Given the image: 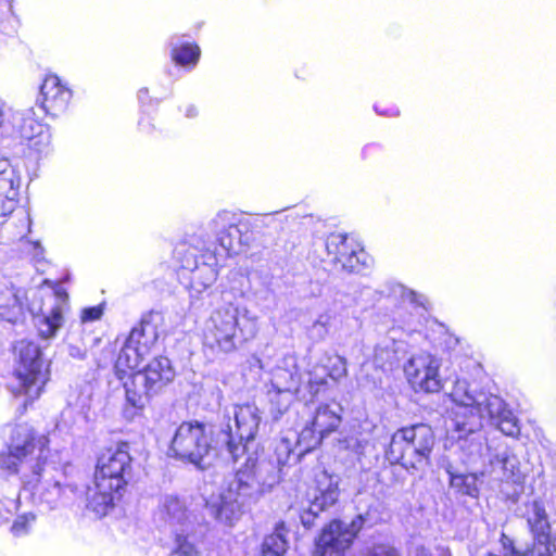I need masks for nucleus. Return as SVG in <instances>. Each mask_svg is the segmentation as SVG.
I'll return each instance as SVG.
<instances>
[{
  "mask_svg": "<svg viewBox=\"0 0 556 556\" xmlns=\"http://www.w3.org/2000/svg\"><path fill=\"white\" fill-rule=\"evenodd\" d=\"M278 472L273 460L249 455L243 466L227 478L219 496L206 502L207 513L220 523L232 526L245 507L255 504L278 482Z\"/></svg>",
  "mask_w": 556,
  "mask_h": 556,
  "instance_id": "f257e3e1",
  "label": "nucleus"
},
{
  "mask_svg": "<svg viewBox=\"0 0 556 556\" xmlns=\"http://www.w3.org/2000/svg\"><path fill=\"white\" fill-rule=\"evenodd\" d=\"M454 401L459 405L455 417V429L464 435L475 433L482 428V420L488 418L491 425L508 437L520 432L518 419L507 408L504 400L495 394L473 392L463 389L458 383L453 392Z\"/></svg>",
  "mask_w": 556,
  "mask_h": 556,
  "instance_id": "f03ea898",
  "label": "nucleus"
},
{
  "mask_svg": "<svg viewBox=\"0 0 556 556\" xmlns=\"http://www.w3.org/2000/svg\"><path fill=\"white\" fill-rule=\"evenodd\" d=\"M229 431L227 429L213 433L203 422L184 421L175 431L168 455L204 469L215 457L228 458V454L242 450L235 445Z\"/></svg>",
  "mask_w": 556,
  "mask_h": 556,
  "instance_id": "7ed1b4c3",
  "label": "nucleus"
},
{
  "mask_svg": "<svg viewBox=\"0 0 556 556\" xmlns=\"http://www.w3.org/2000/svg\"><path fill=\"white\" fill-rule=\"evenodd\" d=\"M48 439L38 435L28 424L7 427L8 454L0 459V466L9 475H20L21 479L30 476L38 480L42 471L54 469V462L49 460Z\"/></svg>",
  "mask_w": 556,
  "mask_h": 556,
  "instance_id": "20e7f679",
  "label": "nucleus"
},
{
  "mask_svg": "<svg viewBox=\"0 0 556 556\" xmlns=\"http://www.w3.org/2000/svg\"><path fill=\"white\" fill-rule=\"evenodd\" d=\"M257 333V318L245 307L225 302L215 308L205 323L203 345L213 354L236 351Z\"/></svg>",
  "mask_w": 556,
  "mask_h": 556,
  "instance_id": "39448f33",
  "label": "nucleus"
},
{
  "mask_svg": "<svg viewBox=\"0 0 556 556\" xmlns=\"http://www.w3.org/2000/svg\"><path fill=\"white\" fill-rule=\"evenodd\" d=\"M435 445L432 428L424 422L402 427L390 439L384 452L391 465H399L409 475L425 472L431 465V453Z\"/></svg>",
  "mask_w": 556,
  "mask_h": 556,
  "instance_id": "423d86ee",
  "label": "nucleus"
},
{
  "mask_svg": "<svg viewBox=\"0 0 556 556\" xmlns=\"http://www.w3.org/2000/svg\"><path fill=\"white\" fill-rule=\"evenodd\" d=\"M155 522L174 536L175 547L169 556H199L195 547L197 523L185 498L175 494L162 495L155 511Z\"/></svg>",
  "mask_w": 556,
  "mask_h": 556,
  "instance_id": "0eeeda50",
  "label": "nucleus"
},
{
  "mask_svg": "<svg viewBox=\"0 0 556 556\" xmlns=\"http://www.w3.org/2000/svg\"><path fill=\"white\" fill-rule=\"evenodd\" d=\"M45 349L38 342L26 339L14 345V374L18 381L17 391L27 397L24 405L38 399L49 380V361L45 356Z\"/></svg>",
  "mask_w": 556,
  "mask_h": 556,
  "instance_id": "6e6552de",
  "label": "nucleus"
},
{
  "mask_svg": "<svg viewBox=\"0 0 556 556\" xmlns=\"http://www.w3.org/2000/svg\"><path fill=\"white\" fill-rule=\"evenodd\" d=\"M26 293L13 286L0 283V319L11 324L17 323L25 312L23 299ZM27 311L35 319V325L41 339H50L55 336L63 323L62 309L59 305H53L48 313L43 312L41 305L27 304Z\"/></svg>",
  "mask_w": 556,
  "mask_h": 556,
  "instance_id": "1a4fd4ad",
  "label": "nucleus"
},
{
  "mask_svg": "<svg viewBox=\"0 0 556 556\" xmlns=\"http://www.w3.org/2000/svg\"><path fill=\"white\" fill-rule=\"evenodd\" d=\"M175 378V370L167 357L153 358L143 369L130 375L124 382L126 402L134 409H143Z\"/></svg>",
  "mask_w": 556,
  "mask_h": 556,
  "instance_id": "9d476101",
  "label": "nucleus"
},
{
  "mask_svg": "<svg viewBox=\"0 0 556 556\" xmlns=\"http://www.w3.org/2000/svg\"><path fill=\"white\" fill-rule=\"evenodd\" d=\"M369 514H358L352 521L339 519L325 526L315 543L313 556H343L353 544L357 533L365 527H371Z\"/></svg>",
  "mask_w": 556,
  "mask_h": 556,
  "instance_id": "9b49d317",
  "label": "nucleus"
},
{
  "mask_svg": "<svg viewBox=\"0 0 556 556\" xmlns=\"http://www.w3.org/2000/svg\"><path fill=\"white\" fill-rule=\"evenodd\" d=\"M369 514H358L352 521L339 519L325 526L315 543L313 556H343L353 544L357 533L365 527H371Z\"/></svg>",
  "mask_w": 556,
  "mask_h": 556,
  "instance_id": "f8f14e48",
  "label": "nucleus"
},
{
  "mask_svg": "<svg viewBox=\"0 0 556 556\" xmlns=\"http://www.w3.org/2000/svg\"><path fill=\"white\" fill-rule=\"evenodd\" d=\"M132 477V458L129 446L123 442L116 448H109L99 456L94 478L99 480L100 490L125 491Z\"/></svg>",
  "mask_w": 556,
  "mask_h": 556,
  "instance_id": "ddd939ff",
  "label": "nucleus"
},
{
  "mask_svg": "<svg viewBox=\"0 0 556 556\" xmlns=\"http://www.w3.org/2000/svg\"><path fill=\"white\" fill-rule=\"evenodd\" d=\"M232 415L233 426L231 425V416L227 415L225 416L227 422L222 424L217 431L229 429L235 445L242 447V450L236 454H228V458L236 463L248 452L249 443L255 439L261 422V416L258 408L253 404L233 406Z\"/></svg>",
  "mask_w": 556,
  "mask_h": 556,
  "instance_id": "4468645a",
  "label": "nucleus"
},
{
  "mask_svg": "<svg viewBox=\"0 0 556 556\" xmlns=\"http://www.w3.org/2000/svg\"><path fill=\"white\" fill-rule=\"evenodd\" d=\"M339 497L338 479L321 472L316 479V488L306 508L300 514L301 523L305 529H312L317 520H324L323 514L333 506Z\"/></svg>",
  "mask_w": 556,
  "mask_h": 556,
  "instance_id": "2eb2a0df",
  "label": "nucleus"
},
{
  "mask_svg": "<svg viewBox=\"0 0 556 556\" xmlns=\"http://www.w3.org/2000/svg\"><path fill=\"white\" fill-rule=\"evenodd\" d=\"M342 410L339 403L320 404L315 410L311 425L299 433L298 443L304 444L305 450H312L320 444L324 438L340 426Z\"/></svg>",
  "mask_w": 556,
  "mask_h": 556,
  "instance_id": "dca6fc26",
  "label": "nucleus"
},
{
  "mask_svg": "<svg viewBox=\"0 0 556 556\" xmlns=\"http://www.w3.org/2000/svg\"><path fill=\"white\" fill-rule=\"evenodd\" d=\"M440 361L428 353L413 356L405 365V374L416 391L439 392L443 388L439 376Z\"/></svg>",
  "mask_w": 556,
  "mask_h": 556,
  "instance_id": "f3484780",
  "label": "nucleus"
},
{
  "mask_svg": "<svg viewBox=\"0 0 556 556\" xmlns=\"http://www.w3.org/2000/svg\"><path fill=\"white\" fill-rule=\"evenodd\" d=\"M231 212L222 211L211 222L210 227L215 232L216 239L228 254H237L241 247L249 244L248 225L236 223Z\"/></svg>",
  "mask_w": 556,
  "mask_h": 556,
  "instance_id": "a211bd4d",
  "label": "nucleus"
},
{
  "mask_svg": "<svg viewBox=\"0 0 556 556\" xmlns=\"http://www.w3.org/2000/svg\"><path fill=\"white\" fill-rule=\"evenodd\" d=\"M12 126L14 134L22 141L27 142L30 149L41 153L49 147L51 137L49 129L35 118L33 108L15 112Z\"/></svg>",
  "mask_w": 556,
  "mask_h": 556,
  "instance_id": "6ab92c4d",
  "label": "nucleus"
},
{
  "mask_svg": "<svg viewBox=\"0 0 556 556\" xmlns=\"http://www.w3.org/2000/svg\"><path fill=\"white\" fill-rule=\"evenodd\" d=\"M526 519L530 533L536 540V556H556V538L551 535V525L544 506L533 501L527 506Z\"/></svg>",
  "mask_w": 556,
  "mask_h": 556,
  "instance_id": "aec40b11",
  "label": "nucleus"
},
{
  "mask_svg": "<svg viewBox=\"0 0 556 556\" xmlns=\"http://www.w3.org/2000/svg\"><path fill=\"white\" fill-rule=\"evenodd\" d=\"M71 97V91L61 85L59 77L51 75L41 84L36 103L45 114L56 116L66 110Z\"/></svg>",
  "mask_w": 556,
  "mask_h": 556,
  "instance_id": "412c9836",
  "label": "nucleus"
},
{
  "mask_svg": "<svg viewBox=\"0 0 556 556\" xmlns=\"http://www.w3.org/2000/svg\"><path fill=\"white\" fill-rule=\"evenodd\" d=\"M301 375L293 356H286L271 372L273 389L296 393L300 388Z\"/></svg>",
  "mask_w": 556,
  "mask_h": 556,
  "instance_id": "4be33fe9",
  "label": "nucleus"
},
{
  "mask_svg": "<svg viewBox=\"0 0 556 556\" xmlns=\"http://www.w3.org/2000/svg\"><path fill=\"white\" fill-rule=\"evenodd\" d=\"M164 324L163 314L159 311L151 309L142 314L140 321L135 326L130 336L147 345L150 350L156 344L160 337V328Z\"/></svg>",
  "mask_w": 556,
  "mask_h": 556,
  "instance_id": "5701e85b",
  "label": "nucleus"
},
{
  "mask_svg": "<svg viewBox=\"0 0 556 556\" xmlns=\"http://www.w3.org/2000/svg\"><path fill=\"white\" fill-rule=\"evenodd\" d=\"M122 495L123 491L115 490L114 486L111 490H100L99 480L94 478L93 484L86 490L87 507L97 516L103 517L122 498Z\"/></svg>",
  "mask_w": 556,
  "mask_h": 556,
  "instance_id": "b1692460",
  "label": "nucleus"
},
{
  "mask_svg": "<svg viewBox=\"0 0 556 556\" xmlns=\"http://www.w3.org/2000/svg\"><path fill=\"white\" fill-rule=\"evenodd\" d=\"M54 470H56L55 465L54 469L50 468L47 471H42V475L38 480L34 479L31 476L28 479H23L24 482L30 484L31 488L38 489L40 502L47 504L50 508L56 507L62 495V485L60 481L55 480L52 475L51 478H46L47 475H50Z\"/></svg>",
  "mask_w": 556,
  "mask_h": 556,
  "instance_id": "393cba45",
  "label": "nucleus"
},
{
  "mask_svg": "<svg viewBox=\"0 0 556 556\" xmlns=\"http://www.w3.org/2000/svg\"><path fill=\"white\" fill-rule=\"evenodd\" d=\"M150 352L151 350L147 345L143 346V343L140 340L128 334L117 355L116 368H137Z\"/></svg>",
  "mask_w": 556,
  "mask_h": 556,
  "instance_id": "a878e982",
  "label": "nucleus"
},
{
  "mask_svg": "<svg viewBox=\"0 0 556 556\" xmlns=\"http://www.w3.org/2000/svg\"><path fill=\"white\" fill-rule=\"evenodd\" d=\"M287 534L288 530L285 523L277 525L275 531L264 538L260 556H283L289 547Z\"/></svg>",
  "mask_w": 556,
  "mask_h": 556,
  "instance_id": "bb28decb",
  "label": "nucleus"
},
{
  "mask_svg": "<svg viewBox=\"0 0 556 556\" xmlns=\"http://www.w3.org/2000/svg\"><path fill=\"white\" fill-rule=\"evenodd\" d=\"M450 476V485L460 495H467L472 498L479 496L478 476L476 473H456L447 470Z\"/></svg>",
  "mask_w": 556,
  "mask_h": 556,
  "instance_id": "cd10ccee",
  "label": "nucleus"
},
{
  "mask_svg": "<svg viewBox=\"0 0 556 556\" xmlns=\"http://www.w3.org/2000/svg\"><path fill=\"white\" fill-rule=\"evenodd\" d=\"M491 463L501 466L506 479H513L514 482L519 480L520 462L511 448L505 447L497 452Z\"/></svg>",
  "mask_w": 556,
  "mask_h": 556,
  "instance_id": "c85d7f7f",
  "label": "nucleus"
},
{
  "mask_svg": "<svg viewBox=\"0 0 556 556\" xmlns=\"http://www.w3.org/2000/svg\"><path fill=\"white\" fill-rule=\"evenodd\" d=\"M174 40L175 38L170 40L173 61L180 66H194L200 58V48L188 42L178 45Z\"/></svg>",
  "mask_w": 556,
  "mask_h": 556,
  "instance_id": "c756f323",
  "label": "nucleus"
},
{
  "mask_svg": "<svg viewBox=\"0 0 556 556\" xmlns=\"http://www.w3.org/2000/svg\"><path fill=\"white\" fill-rule=\"evenodd\" d=\"M295 393L273 389L268 391L269 412L274 420H278L288 412L294 401Z\"/></svg>",
  "mask_w": 556,
  "mask_h": 556,
  "instance_id": "7c9ffc66",
  "label": "nucleus"
},
{
  "mask_svg": "<svg viewBox=\"0 0 556 556\" xmlns=\"http://www.w3.org/2000/svg\"><path fill=\"white\" fill-rule=\"evenodd\" d=\"M326 249L329 255H333V262L339 263V258H345L356 249L349 242L345 233H331L327 238Z\"/></svg>",
  "mask_w": 556,
  "mask_h": 556,
  "instance_id": "2f4dec72",
  "label": "nucleus"
},
{
  "mask_svg": "<svg viewBox=\"0 0 556 556\" xmlns=\"http://www.w3.org/2000/svg\"><path fill=\"white\" fill-rule=\"evenodd\" d=\"M321 371L326 372L333 383H339L348 376V361L338 354L327 356Z\"/></svg>",
  "mask_w": 556,
  "mask_h": 556,
  "instance_id": "473e14b6",
  "label": "nucleus"
},
{
  "mask_svg": "<svg viewBox=\"0 0 556 556\" xmlns=\"http://www.w3.org/2000/svg\"><path fill=\"white\" fill-rule=\"evenodd\" d=\"M20 184L0 185V217L9 216L18 201Z\"/></svg>",
  "mask_w": 556,
  "mask_h": 556,
  "instance_id": "72a5a7b5",
  "label": "nucleus"
},
{
  "mask_svg": "<svg viewBox=\"0 0 556 556\" xmlns=\"http://www.w3.org/2000/svg\"><path fill=\"white\" fill-rule=\"evenodd\" d=\"M217 275V269L213 264H197L192 274V288L198 291H200L198 287L208 288L216 281Z\"/></svg>",
  "mask_w": 556,
  "mask_h": 556,
  "instance_id": "f704fd0d",
  "label": "nucleus"
},
{
  "mask_svg": "<svg viewBox=\"0 0 556 556\" xmlns=\"http://www.w3.org/2000/svg\"><path fill=\"white\" fill-rule=\"evenodd\" d=\"M300 446H304V444H300ZM306 450L302 447L299 452L292 450V442L290 439L282 438L276 445L275 455L277 466H286L291 462L296 463L299 460L300 455Z\"/></svg>",
  "mask_w": 556,
  "mask_h": 556,
  "instance_id": "c9c22d12",
  "label": "nucleus"
},
{
  "mask_svg": "<svg viewBox=\"0 0 556 556\" xmlns=\"http://www.w3.org/2000/svg\"><path fill=\"white\" fill-rule=\"evenodd\" d=\"M531 536V544H528L522 548L515 546L513 539L505 533H502L500 541L503 546V556H536V540L532 534Z\"/></svg>",
  "mask_w": 556,
  "mask_h": 556,
  "instance_id": "e433bc0d",
  "label": "nucleus"
},
{
  "mask_svg": "<svg viewBox=\"0 0 556 556\" xmlns=\"http://www.w3.org/2000/svg\"><path fill=\"white\" fill-rule=\"evenodd\" d=\"M368 256L363 249L355 250L345 258H339L338 265L341 269L348 273H359L362 269L367 268Z\"/></svg>",
  "mask_w": 556,
  "mask_h": 556,
  "instance_id": "4c0bfd02",
  "label": "nucleus"
},
{
  "mask_svg": "<svg viewBox=\"0 0 556 556\" xmlns=\"http://www.w3.org/2000/svg\"><path fill=\"white\" fill-rule=\"evenodd\" d=\"M330 315L321 314L307 329V334L314 342H320L326 339L329 332Z\"/></svg>",
  "mask_w": 556,
  "mask_h": 556,
  "instance_id": "58836bf2",
  "label": "nucleus"
},
{
  "mask_svg": "<svg viewBox=\"0 0 556 556\" xmlns=\"http://www.w3.org/2000/svg\"><path fill=\"white\" fill-rule=\"evenodd\" d=\"M364 556H402L400 549L389 542L374 543L364 552Z\"/></svg>",
  "mask_w": 556,
  "mask_h": 556,
  "instance_id": "ea45409f",
  "label": "nucleus"
},
{
  "mask_svg": "<svg viewBox=\"0 0 556 556\" xmlns=\"http://www.w3.org/2000/svg\"><path fill=\"white\" fill-rule=\"evenodd\" d=\"M308 388L309 392L314 395H317L328 390L329 381L327 374L324 371L319 374L318 369L315 368L312 372H309Z\"/></svg>",
  "mask_w": 556,
  "mask_h": 556,
  "instance_id": "a19ab883",
  "label": "nucleus"
},
{
  "mask_svg": "<svg viewBox=\"0 0 556 556\" xmlns=\"http://www.w3.org/2000/svg\"><path fill=\"white\" fill-rule=\"evenodd\" d=\"M7 184H21V179L9 159L0 157V185Z\"/></svg>",
  "mask_w": 556,
  "mask_h": 556,
  "instance_id": "79ce46f5",
  "label": "nucleus"
},
{
  "mask_svg": "<svg viewBox=\"0 0 556 556\" xmlns=\"http://www.w3.org/2000/svg\"><path fill=\"white\" fill-rule=\"evenodd\" d=\"M35 520V515L33 514H26L18 516L12 527L11 532L15 536H22L28 533L31 522Z\"/></svg>",
  "mask_w": 556,
  "mask_h": 556,
  "instance_id": "37998d69",
  "label": "nucleus"
},
{
  "mask_svg": "<svg viewBox=\"0 0 556 556\" xmlns=\"http://www.w3.org/2000/svg\"><path fill=\"white\" fill-rule=\"evenodd\" d=\"M103 309L101 306L87 307L81 313L83 323L94 321L101 318Z\"/></svg>",
  "mask_w": 556,
  "mask_h": 556,
  "instance_id": "c03bdc74",
  "label": "nucleus"
},
{
  "mask_svg": "<svg viewBox=\"0 0 556 556\" xmlns=\"http://www.w3.org/2000/svg\"><path fill=\"white\" fill-rule=\"evenodd\" d=\"M67 350L70 356L75 359H85L87 355V346L85 344L79 345L73 342H68Z\"/></svg>",
  "mask_w": 556,
  "mask_h": 556,
  "instance_id": "a18cd8bd",
  "label": "nucleus"
},
{
  "mask_svg": "<svg viewBox=\"0 0 556 556\" xmlns=\"http://www.w3.org/2000/svg\"><path fill=\"white\" fill-rule=\"evenodd\" d=\"M414 556H433L431 551L426 548L424 545H418L415 547Z\"/></svg>",
  "mask_w": 556,
  "mask_h": 556,
  "instance_id": "49530a36",
  "label": "nucleus"
},
{
  "mask_svg": "<svg viewBox=\"0 0 556 556\" xmlns=\"http://www.w3.org/2000/svg\"><path fill=\"white\" fill-rule=\"evenodd\" d=\"M42 253H43V248L41 247V244L39 242H35L34 243V256L36 258H40Z\"/></svg>",
  "mask_w": 556,
  "mask_h": 556,
  "instance_id": "de8ad7c7",
  "label": "nucleus"
},
{
  "mask_svg": "<svg viewBox=\"0 0 556 556\" xmlns=\"http://www.w3.org/2000/svg\"><path fill=\"white\" fill-rule=\"evenodd\" d=\"M195 114H197V110H195V108H193V106H190V108L187 110V113H186V115H187L188 117H193V116H195Z\"/></svg>",
  "mask_w": 556,
  "mask_h": 556,
  "instance_id": "09e8293b",
  "label": "nucleus"
},
{
  "mask_svg": "<svg viewBox=\"0 0 556 556\" xmlns=\"http://www.w3.org/2000/svg\"><path fill=\"white\" fill-rule=\"evenodd\" d=\"M3 121H4V112H3L2 106L0 105V127L3 124Z\"/></svg>",
  "mask_w": 556,
  "mask_h": 556,
  "instance_id": "8fccbe9b",
  "label": "nucleus"
},
{
  "mask_svg": "<svg viewBox=\"0 0 556 556\" xmlns=\"http://www.w3.org/2000/svg\"><path fill=\"white\" fill-rule=\"evenodd\" d=\"M148 90L147 89H140L139 90V93H138V97H139V100L141 101L142 100V93H147Z\"/></svg>",
  "mask_w": 556,
  "mask_h": 556,
  "instance_id": "3c124183",
  "label": "nucleus"
},
{
  "mask_svg": "<svg viewBox=\"0 0 556 556\" xmlns=\"http://www.w3.org/2000/svg\"><path fill=\"white\" fill-rule=\"evenodd\" d=\"M410 296H412V298H410V301H412V302H414V303H417V300H416L417 294H416L415 292H413V291H412V292H410Z\"/></svg>",
  "mask_w": 556,
  "mask_h": 556,
  "instance_id": "603ef678",
  "label": "nucleus"
},
{
  "mask_svg": "<svg viewBox=\"0 0 556 556\" xmlns=\"http://www.w3.org/2000/svg\"><path fill=\"white\" fill-rule=\"evenodd\" d=\"M31 293H33V296H35L37 294V291L33 290Z\"/></svg>",
  "mask_w": 556,
  "mask_h": 556,
  "instance_id": "864d4df0",
  "label": "nucleus"
},
{
  "mask_svg": "<svg viewBox=\"0 0 556 556\" xmlns=\"http://www.w3.org/2000/svg\"><path fill=\"white\" fill-rule=\"evenodd\" d=\"M378 349L375 350V353H376V358L378 357Z\"/></svg>",
  "mask_w": 556,
  "mask_h": 556,
  "instance_id": "5fc2aeb1",
  "label": "nucleus"
}]
</instances>
